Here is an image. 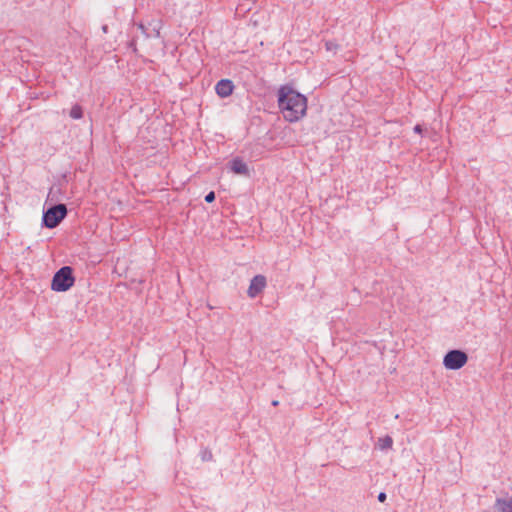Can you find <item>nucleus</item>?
<instances>
[{
	"instance_id": "1",
	"label": "nucleus",
	"mask_w": 512,
	"mask_h": 512,
	"mask_svg": "<svg viewBox=\"0 0 512 512\" xmlns=\"http://www.w3.org/2000/svg\"><path fill=\"white\" fill-rule=\"evenodd\" d=\"M307 97L292 86L281 85L277 91V103L283 118L294 123L301 120L307 112Z\"/></svg>"
},
{
	"instance_id": "2",
	"label": "nucleus",
	"mask_w": 512,
	"mask_h": 512,
	"mask_svg": "<svg viewBox=\"0 0 512 512\" xmlns=\"http://www.w3.org/2000/svg\"><path fill=\"white\" fill-rule=\"evenodd\" d=\"M68 214L67 206L63 203H58L50 206L43 211L42 227L54 229L66 218Z\"/></svg>"
},
{
	"instance_id": "3",
	"label": "nucleus",
	"mask_w": 512,
	"mask_h": 512,
	"mask_svg": "<svg viewBox=\"0 0 512 512\" xmlns=\"http://www.w3.org/2000/svg\"><path fill=\"white\" fill-rule=\"evenodd\" d=\"M74 270L71 266H62L55 272L51 280V290L55 292H66L75 283Z\"/></svg>"
},
{
	"instance_id": "4",
	"label": "nucleus",
	"mask_w": 512,
	"mask_h": 512,
	"mask_svg": "<svg viewBox=\"0 0 512 512\" xmlns=\"http://www.w3.org/2000/svg\"><path fill=\"white\" fill-rule=\"evenodd\" d=\"M468 362V355L460 349L449 350L443 358V365L448 370H459Z\"/></svg>"
},
{
	"instance_id": "5",
	"label": "nucleus",
	"mask_w": 512,
	"mask_h": 512,
	"mask_svg": "<svg viewBox=\"0 0 512 512\" xmlns=\"http://www.w3.org/2000/svg\"><path fill=\"white\" fill-rule=\"evenodd\" d=\"M267 285V279L262 274L255 275L251 280L247 290V295L250 298L257 297L260 293L263 292Z\"/></svg>"
},
{
	"instance_id": "6",
	"label": "nucleus",
	"mask_w": 512,
	"mask_h": 512,
	"mask_svg": "<svg viewBox=\"0 0 512 512\" xmlns=\"http://www.w3.org/2000/svg\"><path fill=\"white\" fill-rule=\"evenodd\" d=\"M234 83L230 79H221L215 85V92L220 98H226L232 95Z\"/></svg>"
},
{
	"instance_id": "7",
	"label": "nucleus",
	"mask_w": 512,
	"mask_h": 512,
	"mask_svg": "<svg viewBox=\"0 0 512 512\" xmlns=\"http://www.w3.org/2000/svg\"><path fill=\"white\" fill-rule=\"evenodd\" d=\"M230 170L237 175H248L249 168L247 164L240 157H235L229 161Z\"/></svg>"
},
{
	"instance_id": "8",
	"label": "nucleus",
	"mask_w": 512,
	"mask_h": 512,
	"mask_svg": "<svg viewBox=\"0 0 512 512\" xmlns=\"http://www.w3.org/2000/svg\"><path fill=\"white\" fill-rule=\"evenodd\" d=\"M493 508L495 512H512V497H497Z\"/></svg>"
},
{
	"instance_id": "9",
	"label": "nucleus",
	"mask_w": 512,
	"mask_h": 512,
	"mask_svg": "<svg viewBox=\"0 0 512 512\" xmlns=\"http://www.w3.org/2000/svg\"><path fill=\"white\" fill-rule=\"evenodd\" d=\"M392 446H393V439L390 435H385L384 437L378 438V440L375 444V448H377L381 451L389 450L392 448Z\"/></svg>"
},
{
	"instance_id": "10",
	"label": "nucleus",
	"mask_w": 512,
	"mask_h": 512,
	"mask_svg": "<svg viewBox=\"0 0 512 512\" xmlns=\"http://www.w3.org/2000/svg\"><path fill=\"white\" fill-rule=\"evenodd\" d=\"M149 32L152 33L153 38L160 37V30L162 28V21L159 19H152L148 23Z\"/></svg>"
},
{
	"instance_id": "11",
	"label": "nucleus",
	"mask_w": 512,
	"mask_h": 512,
	"mask_svg": "<svg viewBox=\"0 0 512 512\" xmlns=\"http://www.w3.org/2000/svg\"><path fill=\"white\" fill-rule=\"evenodd\" d=\"M69 115H70V117L72 119H75V120L81 119L83 117V108H82V106L79 105V104L73 105L71 110H70Z\"/></svg>"
},
{
	"instance_id": "12",
	"label": "nucleus",
	"mask_w": 512,
	"mask_h": 512,
	"mask_svg": "<svg viewBox=\"0 0 512 512\" xmlns=\"http://www.w3.org/2000/svg\"><path fill=\"white\" fill-rule=\"evenodd\" d=\"M201 460L204 462L211 461L213 458L212 452L208 448H203L200 451Z\"/></svg>"
},
{
	"instance_id": "13",
	"label": "nucleus",
	"mask_w": 512,
	"mask_h": 512,
	"mask_svg": "<svg viewBox=\"0 0 512 512\" xmlns=\"http://www.w3.org/2000/svg\"><path fill=\"white\" fill-rule=\"evenodd\" d=\"M325 48L327 51H333L335 53L338 51L340 46L336 41L329 40L325 42Z\"/></svg>"
},
{
	"instance_id": "14",
	"label": "nucleus",
	"mask_w": 512,
	"mask_h": 512,
	"mask_svg": "<svg viewBox=\"0 0 512 512\" xmlns=\"http://www.w3.org/2000/svg\"><path fill=\"white\" fill-rule=\"evenodd\" d=\"M137 26L146 38H152V33L149 32V28L145 24L140 22L137 24Z\"/></svg>"
},
{
	"instance_id": "15",
	"label": "nucleus",
	"mask_w": 512,
	"mask_h": 512,
	"mask_svg": "<svg viewBox=\"0 0 512 512\" xmlns=\"http://www.w3.org/2000/svg\"><path fill=\"white\" fill-rule=\"evenodd\" d=\"M215 198H216L215 192H214V191H210L209 193H207V194L205 195L204 200H205V202H207V203H212V202H214V201H215Z\"/></svg>"
},
{
	"instance_id": "16",
	"label": "nucleus",
	"mask_w": 512,
	"mask_h": 512,
	"mask_svg": "<svg viewBox=\"0 0 512 512\" xmlns=\"http://www.w3.org/2000/svg\"><path fill=\"white\" fill-rule=\"evenodd\" d=\"M377 499H378V501H379V502H381V503L385 502V501H386V499H387V495H386V493H385V492H380V493L378 494V496H377Z\"/></svg>"
},
{
	"instance_id": "17",
	"label": "nucleus",
	"mask_w": 512,
	"mask_h": 512,
	"mask_svg": "<svg viewBox=\"0 0 512 512\" xmlns=\"http://www.w3.org/2000/svg\"><path fill=\"white\" fill-rule=\"evenodd\" d=\"M129 48L132 49L133 52H137V44L135 39H132L129 42Z\"/></svg>"
},
{
	"instance_id": "18",
	"label": "nucleus",
	"mask_w": 512,
	"mask_h": 512,
	"mask_svg": "<svg viewBox=\"0 0 512 512\" xmlns=\"http://www.w3.org/2000/svg\"><path fill=\"white\" fill-rule=\"evenodd\" d=\"M413 131H414L415 133H417V134H422V132H423V127H422V125H420V124H416V125L414 126V128H413Z\"/></svg>"
},
{
	"instance_id": "19",
	"label": "nucleus",
	"mask_w": 512,
	"mask_h": 512,
	"mask_svg": "<svg viewBox=\"0 0 512 512\" xmlns=\"http://www.w3.org/2000/svg\"><path fill=\"white\" fill-rule=\"evenodd\" d=\"M101 30L105 34L108 33V31H109L108 25L107 24L102 25Z\"/></svg>"
},
{
	"instance_id": "20",
	"label": "nucleus",
	"mask_w": 512,
	"mask_h": 512,
	"mask_svg": "<svg viewBox=\"0 0 512 512\" xmlns=\"http://www.w3.org/2000/svg\"><path fill=\"white\" fill-rule=\"evenodd\" d=\"M278 403H279V402H278L277 400L272 401V405H274V406H277V405H278Z\"/></svg>"
}]
</instances>
